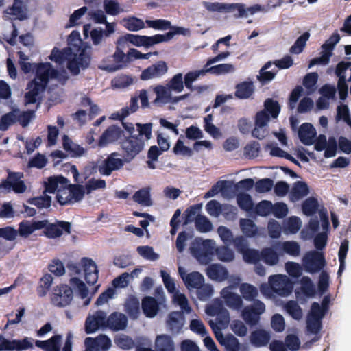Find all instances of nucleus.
I'll list each match as a JSON object with an SVG mask.
<instances>
[{"label":"nucleus","mask_w":351,"mask_h":351,"mask_svg":"<svg viewBox=\"0 0 351 351\" xmlns=\"http://www.w3.org/2000/svg\"><path fill=\"white\" fill-rule=\"evenodd\" d=\"M58 71L49 62L39 63L35 71V78L27 84L29 90L25 94L26 104H35L39 94L43 92L50 79L58 76Z\"/></svg>","instance_id":"obj_1"},{"label":"nucleus","mask_w":351,"mask_h":351,"mask_svg":"<svg viewBox=\"0 0 351 351\" xmlns=\"http://www.w3.org/2000/svg\"><path fill=\"white\" fill-rule=\"evenodd\" d=\"M175 29L174 32H168L165 34H156L152 36L126 34L119 38L117 44L121 45L122 43L129 42L136 47H149L156 44L168 42L176 34L184 35L187 30L185 28H175Z\"/></svg>","instance_id":"obj_2"},{"label":"nucleus","mask_w":351,"mask_h":351,"mask_svg":"<svg viewBox=\"0 0 351 351\" xmlns=\"http://www.w3.org/2000/svg\"><path fill=\"white\" fill-rule=\"evenodd\" d=\"M144 147V141L138 136L132 135L125 137L121 143L123 158L125 162H130L143 150Z\"/></svg>","instance_id":"obj_3"},{"label":"nucleus","mask_w":351,"mask_h":351,"mask_svg":"<svg viewBox=\"0 0 351 351\" xmlns=\"http://www.w3.org/2000/svg\"><path fill=\"white\" fill-rule=\"evenodd\" d=\"M302 265L306 272L314 274L321 271L326 265V260L322 252L315 250L306 252L302 258Z\"/></svg>","instance_id":"obj_4"},{"label":"nucleus","mask_w":351,"mask_h":351,"mask_svg":"<svg viewBox=\"0 0 351 351\" xmlns=\"http://www.w3.org/2000/svg\"><path fill=\"white\" fill-rule=\"evenodd\" d=\"M204 8L210 12H233L235 9L238 10L237 14H234V18H242L246 16L245 5L241 3H223L219 2H206L203 3Z\"/></svg>","instance_id":"obj_5"},{"label":"nucleus","mask_w":351,"mask_h":351,"mask_svg":"<svg viewBox=\"0 0 351 351\" xmlns=\"http://www.w3.org/2000/svg\"><path fill=\"white\" fill-rule=\"evenodd\" d=\"M73 298V289L67 285L60 284L54 287L51 302L57 307H65L71 304Z\"/></svg>","instance_id":"obj_6"},{"label":"nucleus","mask_w":351,"mask_h":351,"mask_svg":"<svg viewBox=\"0 0 351 351\" xmlns=\"http://www.w3.org/2000/svg\"><path fill=\"white\" fill-rule=\"evenodd\" d=\"M271 291L280 296H287L293 290V286L289 278L282 274L273 275L269 278Z\"/></svg>","instance_id":"obj_7"},{"label":"nucleus","mask_w":351,"mask_h":351,"mask_svg":"<svg viewBox=\"0 0 351 351\" xmlns=\"http://www.w3.org/2000/svg\"><path fill=\"white\" fill-rule=\"evenodd\" d=\"M23 173L21 172H12L8 171V177L3 180L0 184V189H3L8 191L12 190L16 193H23L26 191V185L22 180Z\"/></svg>","instance_id":"obj_8"},{"label":"nucleus","mask_w":351,"mask_h":351,"mask_svg":"<svg viewBox=\"0 0 351 351\" xmlns=\"http://www.w3.org/2000/svg\"><path fill=\"white\" fill-rule=\"evenodd\" d=\"M130 274L128 272H124L121 275L115 278L112 285L113 287H108L106 291L102 292L97 298L95 304L99 306L107 302L109 299L113 298L115 294L114 288H124L128 285Z\"/></svg>","instance_id":"obj_9"},{"label":"nucleus","mask_w":351,"mask_h":351,"mask_svg":"<svg viewBox=\"0 0 351 351\" xmlns=\"http://www.w3.org/2000/svg\"><path fill=\"white\" fill-rule=\"evenodd\" d=\"M119 156V154L117 152L109 154L103 161V163L99 165V173L101 175L109 176L114 171L121 169L123 167L125 161L124 158L122 159L117 158Z\"/></svg>","instance_id":"obj_10"},{"label":"nucleus","mask_w":351,"mask_h":351,"mask_svg":"<svg viewBox=\"0 0 351 351\" xmlns=\"http://www.w3.org/2000/svg\"><path fill=\"white\" fill-rule=\"evenodd\" d=\"M265 310L264 303L256 300H254L252 305L244 308L242 311V317L247 324L254 326L258 322L259 316L264 313Z\"/></svg>","instance_id":"obj_11"},{"label":"nucleus","mask_w":351,"mask_h":351,"mask_svg":"<svg viewBox=\"0 0 351 351\" xmlns=\"http://www.w3.org/2000/svg\"><path fill=\"white\" fill-rule=\"evenodd\" d=\"M153 91L156 94V97L153 103L157 104H166L167 103H177L179 101L187 97L188 95H184L180 97H173L171 91L169 87L163 85L158 84L153 88Z\"/></svg>","instance_id":"obj_12"},{"label":"nucleus","mask_w":351,"mask_h":351,"mask_svg":"<svg viewBox=\"0 0 351 351\" xmlns=\"http://www.w3.org/2000/svg\"><path fill=\"white\" fill-rule=\"evenodd\" d=\"M33 344L28 337L23 339L8 340L0 335V351H22L31 349Z\"/></svg>","instance_id":"obj_13"},{"label":"nucleus","mask_w":351,"mask_h":351,"mask_svg":"<svg viewBox=\"0 0 351 351\" xmlns=\"http://www.w3.org/2000/svg\"><path fill=\"white\" fill-rule=\"evenodd\" d=\"M168 71V66L165 61L160 60L144 69L140 75L141 80H148L160 77Z\"/></svg>","instance_id":"obj_14"},{"label":"nucleus","mask_w":351,"mask_h":351,"mask_svg":"<svg viewBox=\"0 0 351 351\" xmlns=\"http://www.w3.org/2000/svg\"><path fill=\"white\" fill-rule=\"evenodd\" d=\"M71 226L68 221H57L55 223H49L46 227V230H44V234L49 239H55L60 237L62 235L63 231L66 234L71 233Z\"/></svg>","instance_id":"obj_15"},{"label":"nucleus","mask_w":351,"mask_h":351,"mask_svg":"<svg viewBox=\"0 0 351 351\" xmlns=\"http://www.w3.org/2000/svg\"><path fill=\"white\" fill-rule=\"evenodd\" d=\"M123 131L119 126L112 125L109 126L99 138L98 145L104 147L109 143H114L120 140L123 136Z\"/></svg>","instance_id":"obj_16"},{"label":"nucleus","mask_w":351,"mask_h":351,"mask_svg":"<svg viewBox=\"0 0 351 351\" xmlns=\"http://www.w3.org/2000/svg\"><path fill=\"white\" fill-rule=\"evenodd\" d=\"M86 349L84 351H99L100 349L107 351L111 346L110 339L105 335H99L96 339L86 337L85 339Z\"/></svg>","instance_id":"obj_17"},{"label":"nucleus","mask_w":351,"mask_h":351,"mask_svg":"<svg viewBox=\"0 0 351 351\" xmlns=\"http://www.w3.org/2000/svg\"><path fill=\"white\" fill-rule=\"evenodd\" d=\"M81 261L86 282L89 285H94L97 282L99 272L95 263L87 257L82 258Z\"/></svg>","instance_id":"obj_18"},{"label":"nucleus","mask_w":351,"mask_h":351,"mask_svg":"<svg viewBox=\"0 0 351 351\" xmlns=\"http://www.w3.org/2000/svg\"><path fill=\"white\" fill-rule=\"evenodd\" d=\"M112 58L115 64L107 66V69L109 71H115L121 69L131 62V56H129V51L125 54L119 46L116 47Z\"/></svg>","instance_id":"obj_19"},{"label":"nucleus","mask_w":351,"mask_h":351,"mask_svg":"<svg viewBox=\"0 0 351 351\" xmlns=\"http://www.w3.org/2000/svg\"><path fill=\"white\" fill-rule=\"evenodd\" d=\"M275 247L280 254H287L291 256L296 257L300 254V245L294 241H277L275 243Z\"/></svg>","instance_id":"obj_20"},{"label":"nucleus","mask_w":351,"mask_h":351,"mask_svg":"<svg viewBox=\"0 0 351 351\" xmlns=\"http://www.w3.org/2000/svg\"><path fill=\"white\" fill-rule=\"evenodd\" d=\"M317 132L311 123H302L298 130V136L300 141L305 145H311L315 142Z\"/></svg>","instance_id":"obj_21"},{"label":"nucleus","mask_w":351,"mask_h":351,"mask_svg":"<svg viewBox=\"0 0 351 351\" xmlns=\"http://www.w3.org/2000/svg\"><path fill=\"white\" fill-rule=\"evenodd\" d=\"M108 328L112 331L123 330L127 327L128 318L120 312H113L108 317Z\"/></svg>","instance_id":"obj_22"},{"label":"nucleus","mask_w":351,"mask_h":351,"mask_svg":"<svg viewBox=\"0 0 351 351\" xmlns=\"http://www.w3.org/2000/svg\"><path fill=\"white\" fill-rule=\"evenodd\" d=\"M231 289V287L223 288L221 291V296L229 308L239 310L243 306V300L239 295L232 292Z\"/></svg>","instance_id":"obj_23"},{"label":"nucleus","mask_w":351,"mask_h":351,"mask_svg":"<svg viewBox=\"0 0 351 351\" xmlns=\"http://www.w3.org/2000/svg\"><path fill=\"white\" fill-rule=\"evenodd\" d=\"M180 275L186 287L189 289H197L204 283V276L198 271H193L188 274L182 272V268L179 267Z\"/></svg>","instance_id":"obj_24"},{"label":"nucleus","mask_w":351,"mask_h":351,"mask_svg":"<svg viewBox=\"0 0 351 351\" xmlns=\"http://www.w3.org/2000/svg\"><path fill=\"white\" fill-rule=\"evenodd\" d=\"M62 337L61 335H55L47 340H36L35 345L44 351H60Z\"/></svg>","instance_id":"obj_25"},{"label":"nucleus","mask_w":351,"mask_h":351,"mask_svg":"<svg viewBox=\"0 0 351 351\" xmlns=\"http://www.w3.org/2000/svg\"><path fill=\"white\" fill-rule=\"evenodd\" d=\"M254 93V85L252 81H243L235 86L234 96L239 99H250Z\"/></svg>","instance_id":"obj_26"},{"label":"nucleus","mask_w":351,"mask_h":351,"mask_svg":"<svg viewBox=\"0 0 351 351\" xmlns=\"http://www.w3.org/2000/svg\"><path fill=\"white\" fill-rule=\"evenodd\" d=\"M207 276L217 282H222L228 277V271L227 269L219 264L210 265L206 271Z\"/></svg>","instance_id":"obj_27"},{"label":"nucleus","mask_w":351,"mask_h":351,"mask_svg":"<svg viewBox=\"0 0 351 351\" xmlns=\"http://www.w3.org/2000/svg\"><path fill=\"white\" fill-rule=\"evenodd\" d=\"M206 312L211 316L217 315V320L219 324H226L229 322V313L221 304H211L207 306Z\"/></svg>","instance_id":"obj_28"},{"label":"nucleus","mask_w":351,"mask_h":351,"mask_svg":"<svg viewBox=\"0 0 351 351\" xmlns=\"http://www.w3.org/2000/svg\"><path fill=\"white\" fill-rule=\"evenodd\" d=\"M184 322V315L182 311H173L168 315L167 324L170 330L178 332L182 328Z\"/></svg>","instance_id":"obj_29"},{"label":"nucleus","mask_w":351,"mask_h":351,"mask_svg":"<svg viewBox=\"0 0 351 351\" xmlns=\"http://www.w3.org/2000/svg\"><path fill=\"white\" fill-rule=\"evenodd\" d=\"M69 183V180L62 176H51L47 180V182H45V193H54L59 189V184L61 185L60 188H62Z\"/></svg>","instance_id":"obj_30"},{"label":"nucleus","mask_w":351,"mask_h":351,"mask_svg":"<svg viewBox=\"0 0 351 351\" xmlns=\"http://www.w3.org/2000/svg\"><path fill=\"white\" fill-rule=\"evenodd\" d=\"M280 255L276 249L274 243L271 247H265L261 250V259L267 265H275L278 263Z\"/></svg>","instance_id":"obj_31"},{"label":"nucleus","mask_w":351,"mask_h":351,"mask_svg":"<svg viewBox=\"0 0 351 351\" xmlns=\"http://www.w3.org/2000/svg\"><path fill=\"white\" fill-rule=\"evenodd\" d=\"M142 309L147 317H154L158 311V303L156 298L146 296L142 300Z\"/></svg>","instance_id":"obj_32"},{"label":"nucleus","mask_w":351,"mask_h":351,"mask_svg":"<svg viewBox=\"0 0 351 351\" xmlns=\"http://www.w3.org/2000/svg\"><path fill=\"white\" fill-rule=\"evenodd\" d=\"M25 10L23 0H14L12 5L8 8L5 12L9 15L15 16L16 19L22 21L27 18Z\"/></svg>","instance_id":"obj_33"},{"label":"nucleus","mask_w":351,"mask_h":351,"mask_svg":"<svg viewBox=\"0 0 351 351\" xmlns=\"http://www.w3.org/2000/svg\"><path fill=\"white\" fill-rule=\"evenodd\" d=\"M66 188L68 191L69 195V198L72 201V204L75 202H78L81 201L85 194V186L82 184H66Z\"/></svg>","instance_id":"obj_34"},{"label":"nucleus","mask_w":351,"mask_h":351,"mask_svg":"<svg viewBox=\"0 0 351 351\" xmlns=\"http://www.w3.org/2000/svg\"><path fill=\"white\" fill-rule=\"evenodd\" d=\"M156 351H174V343L171 337L167 335H158L155 341Z\"/></svg>","instance_id":"obj_35"},{"label":"nucleus","mask_w":351,"mask_h":351,"mask_svg":"<svg viewBox=\"0 0 351 351\" xmlns=\"http://www.w3.org/2000/svg\"><path fill=\"white\" fill-rule=\"evenodd\" d=\"M309 193V189L306 183L302 181H297L294 183L290 196L293 200H298L306 196Z\"/></svg>","instance_id":"obj_36"},{"label":"nucleus","mask_w":351,"mask_h":351,"mask_svg":"<svg viewBox=\"0 0 351 351\" xmlns=\"http://www.w3.org/2000/svg\"><path fill=\"white\" fill-rule=\"evenodd\" d=\"M270 340V335L263 330L252 332L250 335V341L256 347L266 346Z\"/></svg>","instance_id":"obj_37"},{"label":"nucleus","mask_w":351,"mask_h":351,"mask_svg":"<svg viewBox=\"0 0 351 351\" xmlns=\"http://www.w3.org/2000/svg\"><path fill=\"white\" fill-rule=\"evenodd\" d=\"M219 343L223 346L227 351H239L241 344L237 338L232 334H228L225 337L222 335L217 340Z\"/></svg>","instance_id":"obj_38"},{"label":"nucleus","mask_w":351,"mask_h":351,"mask_svg":"<svg viewBox=\"0 0 351 351\" xmlns=\"http://www.w3.org/2000/svg\"><path fill=\"white\" fill-rule=\"evenodd\" d=\"M18 112H19V110L15 108L1 117L0 119V130L5 131L10 125L17 123Z\"/></svg>","instance_id":"obj_39"},{"label":"nucleus","mask_w":351,"mask_h":351,"mask_svg":"<svg viewBox=\"0 0 351 351\" xmlns=\"http://www.w3.org/2000/svg\"><path fill=\"white\" fill-rule=\"evenodd\" d=\"M272 64V62L269 61L260 69L257 79L262 84H265L271 81L277 74L278 71H267Z\"/></svg>","instance_id":"obj_40"},{"label":"nucleus","mask_w":351,"mask_h":351,"mask_svg":"<svg viewBox=\"0 0 351 351\" xmlns=\"http://www.w3.org/2000/svg\"><path fill=\"white\" fill-rule=\"evenodd\" d=\"M139 301L134 296L130 297L125 304V311L130 318L136 319L140 313Z\"/></svg>","instance_id":"obj_41"},{"label":"nucleus","mask_w":351,"mask_h":351,"mask_svg":"<svg viewBox=\"0 0 351 351\" xmlns=\"http://www.w3.org/2000/svg\"><path fill=\"white\" fill-rule=\"evenodd\" d=\"M145 23L147 27L156 30L170 29V32H174L176 31L175 28H182L181 27L172 26L171 22L165 19L146 20Z\"/></svg>","instance_id":"obj_42"},{"label":"nucleus","mask_w":351,"mask_h":351,"mask_svg":"<svg viewBox=\"0 0 351 351\" xmlns=\"http://www.w3.org/2000/svg\"><path fill=\"white\" fill-rule=\"evenodd\" d=\"M121 24L125 29L132 32H136L145 27L143 21L135 16L124 18Z\"/></svg>","instance_id":"obj_43"},{"label":"nucleus","mask_w":351,"mask_h":351,"mask_svg":"<svg viewBox=\"0 0 351 351\" xmlns=\"http://www.w3.org/2000/svg\"><path fill=\"white\" fill-rule=\"evenodd\" d=\"M280 108L278 101L272 98H267L264 101L263 110L269 114L271 118L276 119L280 114Z\"/></svg>","instance_id":"obj_44"},{"label":"nucleus","mask_w":351,"mask_h":351,"mask_svg":"<svg viewBox=\"0 0 351 351\" xmlns=\"http://www.w3.org/2000/svg\"><path fill=\"white\" fill-rule=\"evenodd\" d=\"M240 293L243 298L247 301L256 300L255 298L258 295V291L256 287L249 283H242L240 287Z\"/></svg>","instance_id":"obj_45"},{"label":"nucleus","mask_w":351,"mask_h":351,"mask_svg":"<svg viewBox=\"0 0 351 351\" xmlns=\"http://www.w3.org/2000/svg\"><path fill=\"white\" fill-rule=\"evenodd\" d=\"M239 224L242 232L247 237H254L258 232L256 224L251 219H241Z\"/></svg>","instance_id":"obj_46"},{"label":"nucleus","mask_w":351,"mask_h":351,"mask_svg":"<svg viewBox=\"0 0 351 351\" xmlns=\"http://www.w3.org/2000/svg\"><path fill=\"white\" fill-rule=\"evenodd\" d=\"M133 199L143 206H149L152 205L149 188H143L136 191L133 195Z\"/></svg>","instance_id":"obj_47"},{"label":"nucleus","mask_w":351,"mask_h":351,"mask_svg":"<svg viewBox=\"0 0 351 351\" xmlns=\"http://www.w3.org/2000/svg\"><path fill=\"white\" fill-rule=\"evenodd\" d=\"M53 277L49 274H45L39 282V285L37 287L36 291L39 297H44L49 290L53 282Z\"/></svg>","instance_id":"obj_48"},{"label":"nucleus","mask_w":351,"mask_h":351,"mask_svg":"<svg viewBox=\"0 0 351 351\" xmlns=\"http://www.w3.org/2000/svg\"><path fill=\"white\" fill-rule=\"evenodd\" d=\"M201 208L202 205L199 204H194L187 208L183 214L184 224L187 225L193 221H195L197 216L199 215Z\"/></svg>","instance_id":"obj_49"},{"label":"nucleus","mask_w":351,"mask_h":351,"mask_svg":"<svg viewBox=\"0 0 351 351\" xmlns=\"http://www.w3.org/2000/svg\"><path fill=\"white\" fill-rule=\"evenodd\" d=\"M285 308L293 319L300 320L302 317V310L296 301H288L285 304Z\"/></svg>","instance_id":"obj_50"},{"label":"nucleus","mask_w":351,"mask_h":351,"mask_svg":"<svg viewBox=\"0 0 351 351\" xmlns=\"http://www.w3.org/2000/svg\"><path fill=\"white\" fill-rule=\"evenodd\" d=\"M206 74L204 69L201 70H195L188 72L184 78V83L185 87L190 90L191 91H193L195 90L193 86V83L196 81L200 75H204Z\"/></svg>","instance_id":"obj_51"},{"label":"nucleus","mask_w":351,"mask_h":351,"mask_svg":"<svg viewBox=\"0 0 351 351\" xmlns=\"http://www.w3.org/2000/svg\"><path fill=\"white\" fill-rule=\"evenodd\" d=\"M214 248L195 249L193 253L199 262L202 264H208L212 261V256L214 254Z\"/></svg>","instance_id":"obj_52"},{"label":"nucleus","mask_w":351,"mask_h":351,"mask_svg":"<svg viewBox=\"0 0 351 351\" xmlns=\"http://www.w3.org/2000/svg\"><path fill=\"white\" fill-rule=\"evenodd\" d=\"M319 207L318 201L315 197H308L302 204V210L306 216H311L315 214Z\"/></svg>","instance_id":"obj_53"},{"label":"nucleus","mask_w":351,"mask_h":351,"mask_svg":"<svg viewBox=\"0 0 351 351\" xmlns=\"http://www.w3.org/2000/svg\"><path fill=\"white\" fill-rule=\"evenodd\" d=\"M217 258L223 262H230L234 259V253L228 246H220L215 249Z\"/></svg>","instance_id":"obj_54"},{"label":"nucleus","mask_w":351,"mask_h":351,"mask_svg":"<svg viewBox=\"0 0 351 351\" xmlns=\"http://www.w3.org/2000/svg\"><path fill=\"white\" fill-rule=\"evenodd\" d=\"M310 37V34L305 32L300 36H299L294 44L291 47L289 51L291 53L299 54L302 52L306 46V41Z\"/></svg>","instance_id":"obj_55"},{"label":"nucleus","mask_w":351,"mask_h":351,"mask_svg":"<svg viewBox=\"0 0 351 351\" xmlns=\"http://www.w3.org/2000/svg\"><path fill=\"white\" fill-rule=\"evenodd\" d=\"M167 86L170 90L176 93H181L184 89V83L183 81V75L179 73L173 76L168 82Z\"/></svg>","instance_id":"obj_56"},{"label":"nucleus","mask_w":351,"mask_h":351,"mask_svg":"<svg viewBox=\"0 0 351 351\" xmlns=\"http://www.w3.org/2000/svg\"><path fill=\"white\" fill-rule=\"evenodd\" d=\"M29 204L36 206L38 209L49 208L51 204V197L47 195L29 198L27 200Z\"/></svg>","instance_id":"obj_57"},{"label":"nucleus","mask_w":351,"mask_h":351,"mask_svg":"<svg viewBox=\"0 0 351 351\" xmlns=\"http://www.w3.org/2000/svg\"><path fill=\"white\" fill-rule=\"evenodd\" d=\"M261 152V145L258 141H251L244 147V155L247 158H255L258 156Z\"/></svg>","instance_id":"obj_58"},{"label":"nucleus","mask_w":351,"mask_h":351,"mask_svg":"<svg viewBox=\"0 0 351 351\" xmlns=\"http://www.w3.org/2000/svg\"><path fill=\"white\" fill-rule=\"evenodd\" d=\"M234 67L231 64H220L210 67H205L206 73H209L214 75H221L228 73L233 71Z\"/></svg>","instance_id":"obj_59"},{"label":"nucleus","mask_w":351,"mask_h":351,"mask_svg":"<svg viewBox=\"0 0 351 351\" xmlns=\"http://www.w3.org/2000/svg\"><path fill=\"white\" fill-rule=\"evenodd\" d=\"M301 289L302 293L307 297H313L315 295V287L308 276H303L300 280Z\"/></svg>","instance_id":"obj_60"},{"label":"nucleus","mask_w":351,"mask_h":351,"mask_svg":"<svg viewBox=\"0 0 351 351\" xmlns=\"http://www.w3.org/2000/svg\"><path fill=\"white\" fill-rule=\"evenodd\" d=\"M196 229L200 232H208L213 228L210 221L204 215H199L195 221Z\"/></svg>","instance_id":"obj_61"},{"label":"nucleus","mask_w":351,"mask_h":351,"mask_svg":"<svg viewBox=\"0 0 351 351\" xmlns=\"http://www.w3.org/2000/svg\"><path fill=\"white\" fill-rule=\"evenodd\" d=\"M70 285L76 289L79 295L82 299L86 298L88 295V289L84 282L77 277H73L69 280Z\"/></svg>","instance_id":"obj_62"},{"label":"nucleus","mask_w":351,"mask_h":351,"mask_svg":"<svg viewBox=\"0 0 351 351\" xmlns=\"http://www.w3.org/2000/svg\"><path fill=\"white\" fill-rule=\"evenodd\" d=\"M137 128V131L138 134L136 136H138L139 138L143 139L144 142L147 141L152 138V123H137L136 124Z\"/></svg>","instance_id":"obj_63"},{"label":"nucleus","mask_w":351,"mask_h":351,"mask_svg":"<svg viewBox=\"0 0 351 351\" xmlns=\"http://www.w3.org/2000/svg\"><path fill=\"white\" fill-rule=\"evenodd\" d=\"M237 204L241 209L245 211L252 210L254 206L251 196L247 193H241L237 196Z\"/></svg>","instance_id":"obj_64"}]
</instances>
